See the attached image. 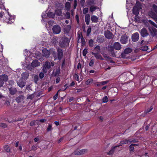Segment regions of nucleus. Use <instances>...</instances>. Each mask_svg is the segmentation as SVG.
<instances>
[{"instance_id": "obj_25", "label": "nucleus", "mask_w": 157, "mask_h": 157, "mask_svg": "<svg viewBox=\"0 0 157 157\" xmlns=\"http://www.w3.org/2000/svg\"><path fill=\"white\" fill-rule=\"evenodd\" d=\"M55 15L60 16L62 14L61 10L58 9L56 10L55 11Z\"/></svg>"}, {"instance_id": "obj_24", "label": "nucleus", "mask_w": 157, "mask_h": 157, "mask_svg": "<svg viewBox=\"0 0 157 157\" xmlns=\"http://www.w3.org/2000/svg\"><path fill=\"white\" fill-rule=\"evenodd\" d=\"M71 4L69 2H67L65 5V8L67 11H69L71 8Z\"/></svg>"}, {"instance_id": "obj_26", "label": "nucleus", "mask_w": 157, "mask_h": 157, "mask_svg": "<svg viewBox=\"0 0 157 157\" xmlns=\"http://www.w3.org/2000/svg\"><path fill=\"white\" fill-rule=\"evenodd\" d=\"M151 35L153 37H157V30L153 29L152 31L151 32Z\"/></svg>"}, {"instance_id": "obj_1", "label": "nucleus", "mask_w": 157, "mask_h": 157, "mask_svg": "<svg viewBox=\"0 0 157 157\" xmlns=\"http://www.w3.org/2000/svg\"><path fill=\"white\" fill-rule=\"evenodd\" d=\"M69 39L67 37H63L61 39L59 42V45L61 47H65L68 44Z\"/></svg>"}, {"instance_id": "obj_33", "label": "nucleus", "mask_w": 157, "mask_h": 157, "mask_svg": "<svg viewBox=\"0 0 157 157\" xmlns=\"http://www.w3.org/2000/svg\"><path fill=\"white\" fill-rule=\"evenodd\" d=\"M148 22L151 24L153 25L154 27L157 28V25L155 24L154 22L151 21V20H149Z\"/></svg>"}, {"instance_id": "obj_38", "label": "nucleus", "mask_w": 157, "mask_h": 157, "mask_svg": "<svg viewBox=\"0 0 157 157\" xmlns=\"http://www.w3.org/2000/svg\"><path fill=\"white\" fill-rule=\"evenodd\" d=\"M74 77L75 79H76L77 81H79V76L76 74H74Z\"/></svg>"}, {"instance_id": "obj_49", "label": "nucleus", "mask_w": 157, "mask_h": 157, "mask_svg": "<svg viewBox=\"0 0 157 157\" xmlns=\"http://www.w3.org/2000/svg\"><path fill=\"white\" fill-rule=\"evenodd\" d=\"M103 55L104 57L106 58V60L110 59V57L108 56L106 54H103Z\"/></svg>"}, {"instance_id": "obj_40", "label": "nucleus", "mask_w": 157, "mask_h": 157, "mask_svg": "<svg viewBox=\"0 0 157 157\" xmlns=\"http://www.w3.org/2000/svg\"><path fill=\"white\" fill-rule=\"evenodd\" d=\"M88 52V50L86 49H85L83 51V55L84 56H85Z\"/></svg>"}, {"instance_id": "obj_56", "label": "nucleus", "mask_w": 157, "mask_h": 157, "mask_svg": "<svg viewBox=\"0 0 157 157\" xmlns=\"http://www.w3.org/2000/svg\"><path fill=\"white\" fill-rule=\"evenodd\" d=\"M58 97V93L57 94L53 97V99L54 100H56Z\"/></svg>"}, {"instance_id": "obj_19", "label": "nucleus", "mask_w": 157, "mask_h": 157, "mask_svg": "<svg viewBox=\"0 0 157 157\" xmlns=\"http://www.w3.org/2000/svg\"><path fill=\"white\" fill-rule=\"evenodd\" d=\"M132 51V49L130 48H127L124 50V53L121 54L122 56L124 58V54H127L131 52Z\"/></svg>"}, {"instance_id": "obj_12", "label": "nucleus", "mask_w": 157, "mask_h": 157, "mask_svg": "<svg viewBox=\"0 0 157 157\" xmlns=\"http://www.w3.org/2000/svg\"><path fill=\"white\" fill-rule=\"evenodd\" d=\"M24 97L22 95H20L16 98L15 100L17 102L19 103L22 101L24 99Z\"/></svg>"}, {"instance_id": "obj_37", "label": "nucleus", "mask_w": 157, "mask_h": 157, "mask_svg": "<svg viewBox=\"0 0 157 157\" xmlns=\"http://www.w3.org/2000/svg\"><path fill=\"white\" fill-rule=\"evenodd\" d=\"M34 82L36 83L37 81L38 80V76L37 75H35L34 76Z\"/></svg>"}, {"instance_id": "obj_7", "label": "nucleus", "mask_w": 157, "mask_h": 157, "mask_svg": "<svg viewBox=\"0 0 157 157\" xmlns=\"http://www.w3.org/2000/svg\"><path fill=\"white\" fill-rule=\"evenodd\" d=\"M139 37V33H135L132 35V40L134 42H136L138 40Z\"/></svg>"}, {"instance_id": "obj_54", "label": "nucleus", "mask_w": 157, "mask_h": 157, "mask_svg": "<svg viewBox=\"0 0 157 157\" xmlns=\"http://www.w3.org/2000/svg\"><path fill=\"white\" fill-rule=\"evenodd\" d=\"M153 108L152 107H151L149 109H147L146 111L147 113H148L150 111H151L152 109H153Z\"/></svg>"}, {"instance_id": "obj_34", "label": "nucleus", "mask_w": 157, "mask_h": 157, "mask_svg": "<svg viewBox=\"0 0 157 157\" xmlns=\"http://www.w3.org/2000/svg\"><path fill=\"white\" fill-rule=\"evenodd\" d=\"M152 9L154 11L157 13V6L155 5H153L152 6Z\"/></svg>"}, {"instance_id": "obj_52", "label": "nucleus", "mask_w": 157, "mask_h": 157, "mask_svg": "<svg viewBox=\"0 0 157 157\" xmlns=\"http://www.w3.org/2000/svg\"><path fill=\"white\" fill-rule=\"evenodd\" d=\"M108 82L107 81H103L100 82V84L101 85H103L106 84Z\"/></svg>"}, {"instance_id": "obj_39", "label": "nucleus", "mask_w": 157, "mask_h": 157, "mask_svg": "<svg viewBox=\"0 0 157 157\" xmlns=\"http://www.w3.org/2000/svg\"><path fill=\"white\" fill-rule=\"evenodd\" d=\"M52 129V125L49 124L47 128V130L48 132L51 131Z\"/></svg>"}, {"instance_id": "obj_35", "label": "nucleus", "mask_w": 157, "mask_h": 157, "mask_svg": "<svg viewBox=\"0 0 157 157\" xmlns=\"http://www.w3.org/2000/svg\"><path fill=\"white\" fill-rule=\"evenodd\" d=\"M88 11V8H85L83 9V13L84 14H86Z\"/></svg>"}, {"instance_id": "obj_36", "label": "nucleus", "mask_w": 157, "mask_h": 157, "mask_svg": "<svg viewBox=\"0 0 157 157\" xmlns=\"http://www.w3.org/2000/svg\"><path fill=\"white\" fill-rule=\"evenodd\" d=\"M103 102L104 103H106L108 101V98L106 96H105L102 99Z\"/></svg>"}, {"instance_id": "obj_61", "label": "nucleus", "mask_w": 157, "mask_h": 157, "mask_svg": "<svg viewBox=\"0 0 157 157\" xmlns=\"http://www.w3.org/2000/svg\"><path fill=\"white\" fill-rule=\"evenodd\" d=\"M92 80L91 79H89L86 81V83L87 84H88L92 82Z\"/></svg>"}, {"instance_id": "obj_62", "label": "nucleus", "mask_w": 157, "mask_h": 157, "mask_svg": "<svg viewBox=\"0 0 157 157\" xmlns=\"http://www.w3.org/2000/svg\"><path fill=\"white\" fill-rule=\"evenodd\" d=\"M39 140V138H35L34 139V141L35 142H37Z\"/></svg>"}, {"instance_id": "obj_17", "label": "nucleus", "mask_w": 157, "mask_h": 157, "mask_svg": "<svg viewBox=\"0 0 157 157\" xmlns=\"http://www.w3.org/2000/svg\"><path fill=\"white\" fill-rule=\"evenodd\" d=\"M0 79L4 82L7 81L8 79V76L6 75H3L0 76Z\"/></svg>"}, {"instance_id": "obj_13", "label": "nucleus", "mask_w": 157, "mask_h": 157, "mask_svg": "<svg viewBox=\"0 0 157 157\" xmlns=\"http://www.w3.org/2000/svg\"><path fill=\"white\" fill-rule=\"evenodd\" d=\"M140 8L139 7H137L136 6H135L133 7V13L136 16H137L138 15L139 11V9H140Z\"/></svg>"}, {"instance_id": "obj_8", "label": "nucleus", "mask_w": 157, "mask_h": 157, "mask_svg": "<svg viewBox=\"0 0 157 157\" xmlns=\"http://www.w3.org/2000/svg\"><path fill=\"white\" fill-rule=\"evenodd\" d=\"M43 55L46 57H48L50 55V52L46 48L43 49L42 50Z\"/></svg>"}, {"instance_id": "obj_29", "label": "nucleus", "mask_w": 157, "mask_h": 157, "mask_svg": "<svg viewBox=\"0 0 157 157\" xmlns=\"http://www.w3.org/2000/svg\"><path fill=\"white\" fill-rule=\"evenodd\" d=\"M48 16L50 17L54 18L55 16V14L53 13L52 12H49L48 13Z\"/></svg>"}, {"instance_id": "obj_21", "label": "nucleus", "mask_w": 157, "mask_h": 157, "mask_svg": "<svg viewBox=\"0 0 157 157\" xmlns=\"http://www.w3.org/2000/svg\"><path fill=\"white\" fill-rule=\"evenodd\" d=\"M22 78L21 79H22L23 80H26L29 77V74L26 72H25L22 73L21 75Z\"/></svg>"}, {"instance_id": "obj_31", "label": "nucleus", "mask_w": 157, "mask_h": 157, "mask_svg": "<svg viewBox=\"0 0 157 157\" xmlns=\"http://www.w3.org/2000/svg\"><path fill=\"white\" fill-rule=\"evenodd\" d=\"M118 147V146H116V147H113L111 149V150L110 151H109V152L108 153V154L110 155L113 154L114 152L115 148V147Z\"/></svg>"}, {"instance_id": "obj_53", "label": "nucleus", "mask_w": 157, "mask_h": 157, "mask_svg": "<svg viewBox=\"0 0 157 157\" xmlns=\"http://www.w3.org/2000/svg\"><path fill=\"white\" fill-rule=\"evenodd\" d=\"M5 105L7 106H9L10 105V102L9 101H6Z\"/></svg>"}, {"instance_id": "obj_64", "label": "nucleus", "mask_w": 157, "mask_h": 157, "mask_svg": "<svg viewBox=\"0 0 157 157\" xmlns=\"http://www.w3.org/2000/svg\"><path fill=\"white\" fill-rule=\"evenodd\" d=\"M75 84V82L74 81H73L71 82V83L70 84V86H73Z\"/></svg>"}, {"instance_id": "obj_10", "label": "nucleus", "mask_w": 157, "mask_h": 157, "mask_svg": "<svg viewBox=\"0 0 157 157\" xmlns=\"http://www.w3.org/2000/svg\"><path fill=\"white\" fill-rule=\"evenodd\" d=\"M23 80L21 78L17 81V84L20 87L22 88L25 85V82L23 81Z\"/></svg>"}, {"instance_id": "obj_6", "label": "nucleus", "mask_w": 157, "mask_h": 157, "mask_svg": "<svg viewBox=\"0 0 157 157\" xmlns=\"http://www.w3.org/2000/svg\"><path fill=\"white\" fill-rule=\"evenodd\" d=\"M136 141L135 140H124L122 141H121L120 143V144L118 146H121L122 145L124 144H127L128 143H131L132 142H135Z\"/></svg>"}, {"instance_id": "obj_63", "label": "nucleus", "mask_w": 157, "mask_h": 157, "mask_svg": "<svg viewBox=\"0 0 157 157\" xmlns=\"http://www.w3.org/2000/svg\"><path fill=\"white\" fill-rule=\"evenodd\" d=\"M82 89L81 88H78L77 89V91L78 92H79L82 91Z\"/></svg>"}, {"instance_id": "obj_15", "label": "nucleus", "mask_w": 157, "mask_h": 157, "mask_svg": "<svg viewBox=\"0 0 157 157\" xmlns=\"http://www.w3.org/2000/svg\"><path fill=\"white\" fill-rule=\"evenodd\" d=\"M57 52L58 58L59 60H60L62 59L63 56V53L62 50L61 49L58 48L57 49Z\"/></svg>"}, {"instance_id": "obj_9", "label": "nucleus", "mask_w": 157, "mask_h": 157, "mask_svg": "<svg viewBox=\"0 0 157 157\" xmlns=\"http://www.w3.org/2000/svg\"><path fill=\"white\" fill-rule=\"evenodd\" d=\"M40 63L37 60H33L31 63V66L33 67H36L40 65Z\"/></svg>"}, {"instance_id": "obj_16", "label": "nucleus", "mask_w": 157, "mask_h": 157, "mask_svg": "<svg viewBox=\"0 0 157 157\" xmlns=\"http://www.w3.org/2000/svg\"><path fill=\"white\" fill-rule=\"evenodd\" d=\"M92 54L94 55L95 58L97 59H100L101 60H103L102 56L98 53L92 52Z\"/></svg>"}, {"instance_id": "obj_41", "label": "nucleus", "mask_w": 157, "mask_h": 157, "mask_svg": "<svg viewBox=\"0 0 157 157\" xmlns=\"http://www.w3.org/2000/svg\"><path fill=\"white\" fill-rule=\"evenodd\" d=\"M89 46L92 47L93 46V41L92 40H90L89 41Z\"/></svg>"}, {"instance_id": "obj_32", "label": "nucleus", "mask_w": 157, "mask_h": 157, "mask_svg": "<svg viewBox=\"0 0 157 157\" xmlns=\"http://www.w3.org/2000/svg\"><path fill=\"white\" fill-rule=\"evenodd\" d=\"M94 50L97 52H100V47L99 46L97 45L94 48Z\"/></svg>"}, {"instance_id": "obj_20", "label": "nucleus", "mask_w": 157, "mask_h": 157, "mask_svg": "<svg viewBox=\"0 0 157 157\" xmlns=\"http://www.w3.org/2000/svg\"><path fill=\"white\" fill-rule=\"evenodd\" d=\"M90 16L89 14H86L85 16V21L86 24L88 25L90 21Z\"/></svg>"}, {"instance_id": "obj_42", "label": "nucleus", "mask_w": 157, "mask_h": 157, "mask_svg": "<svg viewBox=\"0 0 157 157\" xmlns=\"http://www.w3.org/2000/svg\"><path fill=\"white\" fill-rule=\"evenodd\" d=\"M94 59H92L89 63V65L90 66H92L94 64Z\"/></svg>"}, {"instance_id": "obj_22", "label": "nucleus", "mask_w": 157, "mask_h": 157, "mask_svg": "<svg viewBox=\"0 0 157 157\" xmlns=\"http://www.w3.org/2000/svg\"><path fill=\"white\" fill-rule=\"evenodd\" d=\"M91 18L93 22L97 23L98 21V18L95 15L92 16Z\"/></svg>"}, {"instance_id": "obj_3", "label": "nucleus", "mask_w": 157, "mask_h": 157, "mask_svg": "<svg viewBox=\"0 0 157 157\" xmlns=\"http://www.w3.org/2000/svg\"><path fill=\"white\" fill-rule=\"evenodd\" d=\"M128 41V36L126 34L121 36L120 39V41L122 44H126Z\"/></svg>"}, {"instance_id": "obj_59", "label": "nucleus", "mask_w": 157, "mask_h": 157, "mask_svg": "<svg viewBox=\"0 0 157 157\" xmlns=\"http://www.w3.org/2000/svg\"><path fill=\"white\" fill-rule=\"evenodd\" d=\"M60 80V78H57L56 79V83H58L59 82Z\"/></svg>"}, {"instance_id": "obj_60", "label": "nucleus", "mask_w": 157, "mask_h": 157, "mask_svg": "<svg viewBox=\"0 0 157 157\" xmlns=\"http://www.w3.org/2000/svg\"><path fill=\"white\" fill-rule=\"evenodd\" d=\"M66 14L67 15V18H69L70 17V13L68 12H67L66 13Z\"/></svg>"}, {"instance_id": "obj_4", "label": "nucleus", "mask_w": 157, "mask_h": 157, "mask_svg": "<svg viewBox=\"0 0 157 157\" xmlns=\"http://www.w3.org/2000/svg\"><path fill=\"white\" fill-rule=\"evenodd\" d=\"M87 152L86 149H84L82 150L78 149L74 152V154L77 155H81L85 154Z\"/></svg>"}, {"instance_id": "obj_46", "label": "nucleus", "mask_w": 157, "mask_h": 157, "mask_svg": "<svg viewBox=\"0 0 157 157\" xmlns=\"http://www.w3.org/2000/svg\"><path fill=\"white\" fill-rule=\"evenodd\" d=\"M85 1V0H81L80 1V3L82 6L83 7L84 6V4Z\"/></svg>"}, {"instance_id": "obj_57", "label": "nucleus", "mask_w": 157, "mask_h": 157, "mask_svg": "<svg viewBox=\"0 0 157 157\" xmlns=\"http://www.w3.org/2000/svg\"><path fill=\"white\" fill-rule=\"evenodd\" d=\"M46 68H47L46 67H45L44 66L43 69V71L45 73H46L47 72Z\"/></svg>"}, {"instance_id": "obj_2", "label": "nucleus", "mask_w": 157, "mask_h": 157, "mask_svg": "<svg viewBox=\"0 0 157 157\" xmlns=\"http://www.w3.org/2000/svg\"><path fill=\"white\" fill-rule=\"evenodd\" d=\"M52 30L53 33L54 34H57L60 33L61 28L59 25H56L53 27Z\"/></svg>"}, {"instance_id": "obj_43", "label": "nucleus", "mask_w": 157, "mask_h": 157, "mask_svg": "<svg viewBox=\"0 0 157 157\" xmlns=\"http://www.w3.org/2000/svg\"><path fill=\"white\" fill-rule=\"evenodd\" d=\"M0 126L4 128H5L7 127V125L5 123H1L0 124Z\"/></svg>"}, {"instance_id": "obj_55", "label": "nucleus", "mask_w": 157, "mask_h": 157, "mask_svg": "<svg viewBox=\"0 0 157 157\" xmlns=\"http://www.w3.org/2000/svg\"><path fill=\"white\" fill-rule=\"evenodd\" d=\"M81 66L82 65L81 63H79L77 65V68L78 69L81 68Z\"/></svg>"}, {"instance_id": "obj_23", "label": "nucleus", "mask_w": 157, "mask_h": 157, "mask_svg": "<svg viewBox=\"0 0 157 157\" xmlns=\"http://www.w3.org/2000/svg\"><path fill=\"white\" fill-rule=\"evenodd\" d=\"M9 90L10 94L12 95L15 94L17 91L16 88H9Z\"/></svg>"}, {"instance_id": "obj_11", "label": "nucleus", "mask_w": 157, "mask_h": 157, "mask_svg": "<svg viewBox=\"0 0 157 157\" xmlns=\"http://www.w3.org/2000/svg\"><path fill=\"white\" fill-rule=\"evenodd\" d=\"M105 35L106 38L110 39L112 37V34L109 31L107 30L105 32Z\"/></svg>"}, {"instance_id": "obj_44", "label": "nucleus", "mask_w": 157, "mask_h": 157, "mask_svg": "<svg viewBox=\"0 0 157 157\" xmlns=\"http://www.w3.org/2000/svg\"><path fill=\"white\" fill-rule=\"evenodd\" d=\"M52 42L54 44H56L57 42V40L56 38H54L52 39Z\"/></svg>"}, {"instance_id": "obj_18", "label": "nucleus", "mask_w": 157, "mask_h": 157, "mask_svg": "<svg viewBox=\"0 0 157 157\" xmlns=\"http://www.w3.org/2000/svg\"><path fill=\"white\" fill-rule=\"evenodd\" d=\"M54 65V63L53 62H51V63L49 62H46L45 63L44 66L46 67L47 69H49L50 68L51 66H53Z\"/></svg>"}, {"instance_id": "obj_27", "label": "nucleus", "mask_w": 157, "mask_h": 157, "mask_svg": "<svg viewBox=\"0 0 157 157\" xmlns=\"http://www.w3.org/2000/svg\"><path fill=\"white\" fill-rule=\"evenodd\" d=\"M97 8L98 7L97 6H91L90 8V10L91 12L93 13V11L97 9Z\"/></svg>"}, {"instance_id": "obj_28", "label": "nucleus", "mask_w": 157, "mask_h": 157, "mask_svg": "<svg viewBox=\"0 0 157 157\" xmlns=\"http://www.w3.org/2000/svg\"><path fill=\"white\" fill-rule=\"evenodd\" d=\"M4 150L7 152H10V147L8 145H6L4 146Z\"/></svg>"}, {"instance_id": "obj_45", "label": "nucleus", "mask_w": 157, "mask_h": 157, "mask_svg": "<svg viewBox=\"0 0 157 157\" xmlns=\"http://www.w3.org/2000/svg\"><path fill=\"white\" fill-rule=\"evenodd\" d=\"M130 147V151H133L134 149V146H133V145L131 144L129 146Z\"/></svg>"}, {"instance_id": "obj_50", "label": "nucleus", "mask_w": 157, "mask_h": 157, "mask_svg": "<svg viewBox=\"0 0 157 157\" xmlns=\"http://www.w3.org/2000/svg\"><path fill=\"white\" fill-rule=\"evenodd\" d=\"M37 149V147L35 145H33L32 147L31 150L33 151H35Z\"/></svg>"}, {"instance_id": "obj_48", "label": "nucleus", "mask_w": 157, "mask_h": 157, "mask_svg": "<svg viewBox=\"0 0 157 157\" xmlns=\"http://www.w3.org/2000/svg\"><path fill=\"white\" fill-rule=\"evenodd\" d=\"M39 76L40 78H43L44 76V74L43 73L41 72L39 74Z\"/></svg>"}, {"instance_id": "obj_47", "label": "nucleus", "mask_w": 157, "mask_h": 157, "mask_svg": "<svg viewBox=\"0 0 157 157\" xmlns=\"http://www.w3.org/2000/svg\"><path fill=\"white\" fill-rule=\"evenodd\" d=\"M77 1L76 0H74V9H76V7L77 6Z\"/></svg>"}, {"instance_id": "obj_5", "label": "nucleus", "mask_w": 157, "mask_h": 157, "mask_svg": "<svg viewBox=\"0 0 157 157\" xmlns=\"http://www.w3.org/2000/svg\"><path fill=\"white\" fill-rule=\"evenodd\" d=\"M140 34L143 37H146L149 35V33L146 28H144L141 30Z\"/></svg>"}, {"instance_id": "obj_51", "label": "nucleus", "mask_w": 157, "mask_h": 157, "mask_svg": "<svg viewBox=\"0 0 157 157\" xmlns=\"http://www.w3.org/2000/svg\"><path fill=\"white\" fill-rule=\"evenodd\" d=\"M91 28L90 27L87 30V35H88L90 34V33L91 31Z\"/></svg>"}, {"instance_id": "obj_14", "label": "nucleus", "mask_w": 157, "mask_h": 157, "mask_svg": "<svg viewBox=\"0 0 157 157\" xmlns=\"http://www.w3.org/2000/svg\"><path fill=\"white\" fill-rule=\"evenodd\" d=\"M114 48L117 50H119L121 49V47L120 43L118 42H115L113 45Z\"/></svg>"}, {"instance_id": "obj_30", "label": "nucleus", "mask_w": 157, "mask_h": 157, "mask_svg": "<svg viewBox=\"0 0 157 157\" xmlns=\"http://www.w3.org/2000/svg\"><path fill=\"white\" fill-rule=\"evenodd\" d=\"M148 46L146 45L142 46L140 48V49L143 51H147L148 49Z\"/></svg>"}, {"instance_id": "obj_58", "label": "nucleus", "mask_w": 157, "mask_h": 157, "mask_svg": "<svg viewBox=\"0 0 157 157\" xmlns=\"http://www.w3.org/2000/svg\"><path fill=\"white\" fill-rule=\"evenodd\" d=\"M4 84V82L0 79V87L2 86Z\"/></svg>"}]
</instances>
